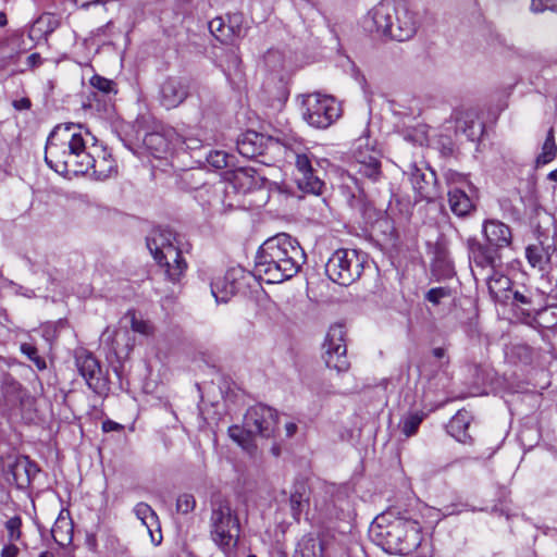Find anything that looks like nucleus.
<instances>
[{
  "mask_svg": "<svg viewBox=\"0 0 557 557\" xmlns=\"http://www.w3.org/2000/svg\"><path fill=\"white\" fill-rule=\"evenodd\" d=\"M285 432L287 437L294 436L297 432V424L294 422H287L285 424Z\"/></svg>",
  "mask_w": 557,
  "mask_h": 557,
  "instance_id": "58",
  "label": "nucleus"
},
{
  "mask_svg": "<svg viewBox=\"0 0 557 557\" xmlns=\"http://www.w3.org/2000/svg\"><path fill=\"white\" fill-rule=\"evenodd\" d=\"M233 156L223 150H211L205 156V161L213 169L221 170L231 165Z\"/></svg>",
  "mask_w": 557,
  "mask_h": 557,
  "instance_id": "40",
  "label": "nucleus"
},
{
  "mask_svg": "<svg viewBox=\"0 0 557 557\" xmlns=\"http://www.w3.org/2000/svg\"><path fill=\"white\" fill-rule=\"evenodd\" d=\"M496 269L497 268H486L483 271L488 272L486 273L485 280L490 293L495 297H498L499 293L510 289L511 281L508 276L498 273Z\"/></svg>",
  "mask_w": 557,
  "mask_h": 557,
  "instance_id": "37",
  "label": "nucleus"
},
{
  "mask_svg": "<svg viewBox=\"0 0 557 557\" xmlns=\"http://www.w3.org/2000/svg\"><path fill=\"white\" fill-rule=\"evenodd\" d=\"M122 429V425L114 422V421H111V420H108V421H104L102 423V430L104 432H110V431H119Z\"/></svg>",
  "mask_w": 557,
  "mask_h": 557,
  "instance_id": "55",
  "label": "nucleus"
},
{
  "mask_svg": "<svg viewBox=\"0 0 557 557\" xmlns=\"http://www.w3.org/2000/svg\"><path fill=\"white\" fill-rule=\"evenodd\" d=\"M395 545L393 554L410 555L414 553L422 543V533L419 522L405 517L396 518Z\"/></svg>",
  "mask_w": 557,
  "mask_h": 557,
  "instance_id": "14",
  "label": "nucleus"
},
{
  "mask_svg": "<svg viewBox=\"0 0 557 557\" xmlns=\"http://www.w3.org/2000/svg\"><path fill=\"white\" fill-rule=\"evenodd\" d=\"M445 178L449 188L454 186H459L462 188H468L469 190L472 189V186L468 181L467 176L461 173L449 170L446 172Z\"/></svg>",
  "mask_w": 557,
  "mask_h": 557,
  "instance_id": "47",
  "label": "nucleus"
},
{
  "mask_svg": "<svg viewBox=\"0 0 557 557\" xmlns=\"http://www.w3.org/2000/svg\"><path fill=\"white\" fill-rule=\"evenodd\" d=\"M154 260L164 269L165 275L171 282L180 281L187 268L186 261L182 257V251L178 248L177 257L168 259L165 253H163Z\"/></svg>",
  "mask_w": 557,
  "mask_h": 557,
  "instance_id": "33",
  "label": "nucleus"
},
{
  "mask_svg": "<svg viewBox=\"0 0 557 557\" xmlns=\"http://www.w3.org/2000/svg\"><path fill=\"white\" fill-rule=\"evenodd\" d=\"M432 255L433 273L442 277L450 276L454 268L447 248L443 244L436 243L432 248Z\"/></svg>",
  "mask_w": 557,
  "mask_h": 557,
  "instance_id": "31",
  "label": "nucleus"
},
{
  "mask_svg": "<svg viewBox=\"0 0 557 557\" xmlns=\"http://www.w3.org/2000/svg\"><path fill=\"white\" fill-rule=\"evenodd\" d=\"M457 129L461 131L469 140H475L483 132L482 125L473 120L458 121Z\"/></svg>",
  "mask_w": 557,
  "mask_h": 557,
  "instance_id": "45",
  "label": "nucleus"
},
{
  "mask_svg": "<svg viewBox=\"0 0 557 557\" xmlns=\"http://www.w3.org/2000/svg\"><path fill=\"white\" fill-rule=\"evenodd\" d=\"M189 94L188 84L180 77L166 78L160 87V103L168 110L178 107Z\"/></svg>",
  "mask_w": 557,
  "mask_h": 557,
  "instance_id": "20",
  "label": "nucleus"
},
{
  "mask_svg": "<svg viewBox=\"0 0 557 557\" xmlns=\"http://www.w3.org/2000/svg\"><path fill=\"white\" fill-rule=\"evenodd\" d=\"M1 393L7 405L11 408L24 407L30 401L28 391L9 373L2 376Z\"/></svg>",
  "mask_w": 557,
  "mask_h": 557,
  "instance_id": "25",
  "label": "nucleus"
},
{
  "mask_svg": "<svg viewBox=\"0 0 557 557\" xmlns=\"http://www.w3.org/2000/svg\"><path fill=\"white\" fill-rule=\"evenodd\" d=\"M278 57V52L276 50H269L265 54V62L271 64Z\"/></svg>",
  "mask_w": 557,
  "mask_h": 557,
  "instance_id": "60",
  "label": "nucleus"
},
{
  "mask_svg": "<svg viewBox=\"0 0 557 557\" xmlns=\"http://www.w3.org/2000/svg\"><path fill=\"white\" fill-rule=\"evenodd\" d=\"M175 139V150L197 151L202 148V139L197 129L185 127L181 132H170Z\"/></svg>",
  "mask_w": 557,
  "mask_h": 557,
  "instance_id": "32",
  "label": "nucleus"
},
{
  "mask_svg": "<svg viewBox=\"0 0 557 557\" xmlns=\"http://www.w3.org/2000/svg\"><path fill=\"white\" fill-rule=\"evenodd\" d=\"M147 247L156 259L165 253V257L173 259L177 257V240L174 232L168 227H156L147 237Z\"/></svg>",
  "mask_w": 557,
  "mask_h": 557,
  "instance_id": "18",
  "label": "nucleus"
},
{
  "mask_svg": "<svg viewBox=\"0 0 557 557\" xmlns=\"http://www.w3.org/2000/svg\"><path fill=\"white\" fill-rule=\"evenodd\" d=\"M202 174L203 173L201 170H196V171H187L183 175V181L186 184V187L189 190H194L196 193L195 199L197 201H199L197 199L198 189L202 188L203 186H213L214 185V184L202 183L201 182Z\"/></svg>",
  "mask_w": 557,
  "mask_h": 557,
  "instance_id": "44",
  "label": "nucleus"
},
{
  "mask_svg": "<svg viewBox=\"0 0 557 557\" xmlns=\"http://www.w3.org/2000/svg\"><path fill=\"white\" fill-rule=\"evenodd\" d=\"M39 557H54V554L52 552L45 550L40 553Z\"/></svg>",
  "mask_w": 557,
  "mask_h": 557,
  "instance_id": "64",
  "label": "nucleus"
},
{
  "mask_svg": "<svg viewBox=\"0 0 557 557\" xmlns=\"http://www.w3.org/2000/svg\"><path fill=\"white\" fill-rule=\"evenodd\" d=\"M18 552V547L14 545L13 542H11L10 544L3 546L0 552V557H17Z\"/></svg>",
  "mask_w": 557,
  "mask_h": 557,
  "instance_id": "54",
  "label": "nucleus"
},
{
  "mask_svg": "<svg viewBox=\"0 0 557 557\" xmlns=\"http://www.w3.org/2000/svg\"><path fill=\"white\" fill-rule=\"evenodd\" d=\"M170 132L174 128H165L162 132H151L145 135L144 145L158 159L163 158L171 149L175 150V139Z\"/></svg>",
  "mask_w": 557,
  "mask_h": 557,
  "instance_id": "26",
  "label": "nucleus"
},
{
  "mask_svg": "<svg viewBox=\"0 0 557 557\" xmlns=\"http://www.w3.org/2000/svg\"><path fill=\"white\" fill-rule=\"evenodd\" d=\"M364 27L391 39H411L419 27L417 14L404 0H382L364 17Z\"/></svg>",
  "mask_w": 557,
  "mask_h": 557,
  "instance_id": "3",
  "label": "nucleus"
},
{
  "mask_svg": "<svg viewBox=\"0 0 557 557\" xmlns=\"http://www.w3.org/2000/svg\"><path fill=\"white\" fill-rule=\"evenodd\" d=\"M557 253L554 238L548 236L539 239L525 248V257L530 265L541 272L549 271L553 258Z\"/></svg>",
  "mask_w": 557,
  "mask_h": 557,
  "instance_id": "17",
  "label": "nucleus"
},
{
  "mask_svg": "<svg viewBox=\"0 0 557 557\" xmlns=\"http://www.w3.org/2000/svg\"><path fill=\"white\" fill-rule=\"evenodd\" d=\"M250 280V272L242 267H233L211 283V293L216 302H227L233 296L244 292Z\"/></svg>",
  "mask_w": 557,
  "mask_h": 557,
  "instance_id": "10",
  "label": "nucleus"
},
{
  "mask_svg": "<svg viewBox=\"0 0 557 557\" xmlns=\"http://www.w3.org/2000/svg\"><path fill=\"white\" fill-rule=\"evenodd\" d=\"M8 24V18L4 12H0V27H4Z\"/></svg>",
  "mask_w": 557,
  "mask_h": 557,
  "instance_id": "63",
  "label": "nucleus"
},
{
  "mask_svg": "<svg viewBox=\"0 0 557 557\" xmlns=\"http://www.w3.org/2000/svg\"><path fill=\"white\" fill-rule=\"evenodd\" d=\"M449 296V289L446 287H434L425 294V299L433 305H438L443 298Z\"/></svg>",
  "mask_w": 557,
  "mask_h": 557,
  "instance_id": "51",
  "label": "nucleus"
},
{
  "mask_svg": "<svg viewBox=\"0 0 557 557\" xmlns=\"http://www.w3.org/2000/svg\"><path fill=\"white\" fill-rule=\"evenodd\" d=\"M89 159L90 162L84 170V174L89 170H92V175L96 180L104 181L116 173V163L114 159L106 150H100L96 147L95 143L90 146Z\"/></svg>",
  "mask_w": 557,
  "mask_h": 557,
  "instance_id": "21",
  "label": "nucleus"
},
{
  "mask_svg": "<svg viewBox=\"0 0 557 557\" xmlns=\"http://www.w3.org/2000/svg\"><path fill=\"white\" fill-rule=\"evenodd\" d=\"M471 421L472 416L469 411L465 409L458 410L446 425L447 433L456 441L469 444L472 442V438L468 433Z\"/></svg>",
  "mask_w": 557,
  "mask_h": 557,
  "instance_id": "29",
  "label": "nucleus"
},
{
  "mask_svg": "<svg viewBox=\"0 0 557 557\" xmlns=\"http://www.w3.org/2000/svg\"><path fill=\"white\" fill-rule=\"evenodd\" d=\"M221 196H222L226 201H235L236 203H238V206H237L236 208H238V207H240V206H242L240 196L234 197V195H233V194H228V195L226 196V195H224V193H223Z\"/></svg>",
  "mask_w": 557,
  "mask_h": 557,
  "instance_id": "61",
  "label": "nucleus"
},
{
  "mask_svg": "<svg viewBox=\"0 0 557 557\" xmlns=\"http://www.w3.org/2000/svg\"><path fill=\"white\" fill-rule=\"evenodd\" d=\"M557 153V146L555 143V132L554 128L550 127L547 132L544 144L542 145V151L536 158L537 165H545L552 162Z\"/></svg>",
  "mask_w": 557,
  "mask_h": 557,
  "instance_id": "39",
  "label": "nucleus"
},
{
  "mask_svg": "<svg viewBox=\"0 0 557 557\" xmlns=\"http://www.w3.org/2000/svg\"><path fill=\"white\" fill-rule=\"evenodd\" d=\"M482 233L485 244L476 238L467 240L470 263L480 270L498 268L502 264V250L511 245V230L499 220H486L483 222Z\"/></svg>",
  "mask_w": 557,
  "mask_h": 557,
  "instance_id": "4",
  "label": "nucleus"
},
{
  "mask_svg": "<svg viewBox=\"0 0 557 557\" xmlns=\"http://www.w3.org/2000/svg\"><path fill=\"white\" fill-rule=\"evenodd\" d=\"M51 535L54 542L60 546L70 544L73 539L72 521L60 515L51 529Z\"/></svg>",
  "mask_w": 557,
  "mask_h": 557,
  "instance_id": "35",
  "label": "nucleus"
},
{
  "mask_svg": "<svg viewBox=\"0 0 557 557\" xmlns=\"http://www.w3.org/2000/svg\"><path fill=\"white\" fill-rule=\"evenodd\" d=\"M270 139L262 134L248 131L237 139V151L247 159H252L264 153Z\"/></svg>",
  "mask_w": 557,
  "mask_h": 557,
  "instance_id": "27",
  "label": "nucleus"
},
{
  "mask_svg": "<svg viewBox=\"0 0 557 557\" xmlns=\"http://www.w3.org/2000/svg\"><path fill=\"white\" fill-rule=\"evenodd\" d=\"M228 435L230 437L239 444L240 446H245V443L247 442V438L249 436H252L251 434H248L246 431V428H240L238 425H232L228 428Z\"/></svg>",
  "mask_w": 557,
  "mask_h": 557,
  "instance_id": "50",
  "label": "nucleus"
},
{
  "mask_svg": "<svg viewBox=\"0 0 557 557\" xmlns=\"http://www.w3.org/2000/svg\"><path fill=\"white\" fill-rule=\"evenodd\" d=\"M413 190L421 200H432L437 196L436 174L425 164L410 163L405 171Z\"/></svg>",
  "mask_w": 557,
  "mask_h": 557,
  "instance_id": "16",
  "label": "nucleus"
},
{
  "mask_svg": "<svg viewBox=\"0 0 557 557\" xmlns=\"http://www.w3.org/2000/svg\"><path fill=\"white\" fill-rule=\"evenodd\" d=\"M278 413L263 404L251 406L245 414V428L248 434L271 437L277 426Z\"/></svg>",
  "mask_w": 557,
  "mask_h": 557,
  "instance_id": "12",
  "label": "nucleus"
},
{
  "mask_svg": "<svg viewBox=\"0 0 557 557\" xmlns=\"http://www.w3.org/2000/svg\"><path fill=\"white\" fill-rule=\"evenodd\" d=\"M513 300L517 304H521V305H529L531 301H530V298L528 296H525L524 294L516 290L513 293Z\"/></svg>",
  "mask_w": 557,
  "mask_h": 557,
  "instance_id": "56",
  "label": "nucleus"
},
{
  "mask_svg": "<svg viewBox=\"0 0 557 557\" xmlns=\"http://www.w3.org/2000/svg\"><path fill=\"white\" fill-rule=\"evenodd\" d=\"M132 331L145 336H149L153 333V326L145 320H139L135 317V314L132 315L131 320Z\"/></svg>",
  "mask_w": 557,
  "mask_h": 557,
  "instance_id": "49",
  "label": "nucleus"
},
{
  "mask_svg": "<svg viewBox=\"0 0 557 557\" xmlns=\"http://www.w3.org/2000/svg\"><path fill=\"white\" fill-rule=\"evenodd\" d=\"M554 0H532L531 10L535 13L544 12L545 10H554Z\"/></svg>",
  "mask_w": 557,
  "mask_h": 557,
  "instance_id": "52",
  "label": "nucleus"
},
{
  "mask_svg": "<svg viewBox=\"0 0 557 557\" xmlns=\"http://www.w3.org/2000/svg\"><path fill=\"white\" fill-rule=\"evenodd\" d=\"M342 115L341 103L332 96L312 92L302 96L301 116L308 125L325 129Z\"/></svg>",
  "mask_w": 557,
  "mask_h": 557,
  "instance_id": "8",
  "label": "nucleus"
},
{
  "mask_svg": "<svg viewBox=\"0 0 557 557\" xmlns=\"http://www.w3.org/2000/svg\"><path fill=\"white\" fill-rule=\"evenodd\" d=\"M100 341L117 359L127 358L135 344L132 332L126 327H107L102 332Z\"/></svg>",
  "mask_w": 557,
  "mask_h": 557,
  "instance_id": "19",
  "label": "nucleus"
},
{
  "mask_svg": "<svg viewBox=\"0 0 557 557\" xmlns=\"http://www.w3.org/2000/svg\"><path fill=\"white\" fill-rule=\"evenodd\" d=\"M134 513L147 528L151 539V543L158 546L162 542V534L158 515L154 510L146 503H138L134 507Z\"/></svg>",
  "mask_w": 557,
  "mask_h": 557,
  "instance_id": "28",
  "label": "nucleus"
},
{
  "mask_svg": "<svg viewBox=\"0 0 557 557\" xmlns=\"http://www.w3.org/2000/svg\"><path fill=\"white\" fill-rule=\"evenodd\" d=\"M313 156L310 152L295 153V180L299 189L312 195H321L324 182L319 176V171L313 168Z\"/></svg>",
  "mask_w": 557,
  "mask_h": 557,
  "instance_id": "13",
  "label": "nucleus"
},
{
  "mask_svg": "<svg viewBox=\"0 0 557 557\" xmlns=\"http://www.w3.org/2000/svg\"><path fill=\"white\" fill-rule=\"evenodd\" d=\"M21 352L26 356L37 368L38 371L47 369V362L38 352L37 347L32 343H22L20 345Z\"/></svg>",
  "mask_w": 557,
  "mask_h": 557,
  "instance_id": "42",
  "label": "nucleus"
},
{
  "mask_svg": "<svg viewBox=\"0 0 557 557\" xmlns=\"http://www.w3.org/2000/svg\"><path fill=\"white\" fill-rule=\"evenodd\" d=\"M27 61L29 65L34 66L39 63L40 55L38 53H32L30 55H28Z\"/></svg>",
  "mask_w": 557,
  "mask_h": 557,
  "instance_id": "62",
  "label": "nucleus"
},
{
  "mask_svg": "<svg viewBox=\"0 0 557 557\" xmlns=\"http://www.w3.org/2000/svg\"><path fill=\"white\" fill-rule=\"evenodd\" d=\"M8 468L16 487L21 490L29 487L40 471L37 463L27 456L16 457L12 463H9Z\"/></svg>",
  "mask_w": 557,
  "mask_h": 557,
  "instance_id": "23",
  "label": "nucleus"
},
{
  "mask_svg": "<svg viewBox=\"0 0 557 557\" xmlns=\"http://www.w3.org/2000/svg\"><path fill=\"white\" fill-rule=\"evenodd\" d=\"M354 159L357 173L372 183L380 180L382 175L381 151L376 148L374 140L368 136L358 138L355 141Z\"/></svg>",
  "mask_w": 557,
  "mask_h": 557,
  "instance_id": "9",
  "label": "nucleus"
},
{
  "mask_svg": "<svg viewBox=\"0 0 557 557\" xmlns=\"http://www.w3.org/2000/svg\"><path fill=\"white\" fill-rule=\"evenodd\" d=\"M306 261V253L290 235L282 233L267 239L259 248L255 272L270 284L295 276Z\"/></svg>",
  "mask_w": 557,
  "mask_h": 557,
  "instance_id": "2",
  "label": "nucleus"
},
{
  "mask_svg": "<svg viewBox=\"0 0 557 557\" xmlns=\"http://www.w3.org/2000/svg\"><path fill=\"white\" fill-rule=\"evenodd\" d=\"M396 516L393 511L379 515L369 528L370 540L384 552L393 554L396 533Z\"/></svg>",
  "mask_w": 557,
  "mask_h": 557,
  "instance_id": "15",
  "label": "nucleus"
},
{
  "mask_svg": "<svg viewBox=\"0 0 557 557\" xmlns=\"http://www.w3.org/2000/svg\"><path fill=\"white\" fill-rule=\"evenodd\" d=\"M323 542L312 534H307L298 542L293 557H323Z\"/></svg>",
  "mask_w": 557,
  "mask_h": 557,
  "instance_id": "34",
  "label": "nucleus"
},
{
  "mask_svg": "<svg viewBox=\"0 0 557 557\" xmlns=\"http://www.w3.org/2000/svg\"><path fill=\"white\" fill-rule=\"evenodd\" d=\"M230 66H228V70L231 67H233L234 70H237L240 65V59L239 57L235 53V51H232L231 52V55H230Z\"/></svg>",
  "mask_w": 557,
  "mask_h": 557,
  "instance_id": "57",
  "label": "nucleus"
},
{
  "mask_svg": "<svg viewBox=\"0 0 557 557\" xmlns=\"http://www.w3.org/2000/svg\"><path fill=\"white\" fill-rule=\"evenodd\" d=\"M265 178L253 168H239L232 173L227 181H219L213 186H203L198 189L197 199L201 206H209L216 210L234 209L238 206L235 201H226L221 195L233 194L234 197L261 188Z\"/></svg>",
  "mask_w": 557,
  "mask_h": 557,
  "instance_id": "5",
  "label": "nucleus"
},
{
  "mask_svg": "<svg viewBox=\"0 0 557 557\" xmlns=\"http://www.w3.org/2000/svg\"><path fill=\"white\" fill-rule=\"evenodd\" d=\"M107 546L116 553L125 554L127 552V547L123 545L120 540L115 536H110L107 541Z\"/></svg>",
  "mask_w": 557,
  "mask_h": 557,
  "instance_id": "53",
  "label": "nucleus"
},
{
  "mask_svg": "<svg viewBox=\"0 0 557 557\" xmlns=\"http://www.w3.org/2000/svg\"><path fill=\"white\" fill-rule=\"evenodd\" d=\"M209 30L216 40L231 44L242 35V15L228 16V23H225L222 17H215L209 22Z\"/></svg>",
  "mask_w": 557,
  "mask_h": 557,
  "instance_id": "24",
  "label": "nucleus"
},
{
  "mask_svg": "<svg viewBox=\"0 0 557 557\" xmlns=\"http://www.w3.org/2000/svg\"><path fill=\"white\" fill-rule=\"evenodd\" d=\"M76 367L79 374L85 379L89 388L99 392L101 388V368L99 361L92 354L81 350L75 356Z\"/></svg>",
  "mask_w": 557,
  "mask_h": 557,
  "instance_id": "22",
  "label": "nucleus"
},
{
  "mask_svg": "<svg viewBox=\"0 0 557 557\" xmlns=\"http://www.w3.org/2000/svg\"><path fill=\"white\" fill-rule=\"evenodd\" d=\"M196 507V499L194 495L184 493L177 497L176 509L183 515L191 512Z\"/></svg>",
  "mask_w": 557,
  "mask_h": 557,
  "instance_id": "48",
  "label": "nucleus"
},
{
  "mask_svg": "<svg viewBox=\"0 0 557 557\" xmlns=\"http://www.w3.org/2000/svg\"><path fill=\"white\" fill-rule=\"evenodd\" d=\"M468 188L454 186L448 189V203L457 216H466L474 210V203L469 196Z\"/></svg>",
  "mask_w": 557,
  "mask_h": 557,
  "instance_id": "30",
  "label": "nucleus"
},
{
  "mask_svg": "<svg viewBox=\"0 0 557 557\" xmlns=\"http://www.w3.org/2000/svg\"><path fill=\"white\" fill-rule=\"evenodd\" d=\"M289 505L294 519L299 521L302 511L309 505V496L304 483L295 485L289 497Z\"/></svg>",
  "mask_w": 557,
  "mask_h": 557,
  "instance_id": "36",
  "label": "nucleus"
},
{
  "mask_svg": "<svg viewBox=\"0 0 557 557\" xmlns=\"http://www.w3.org/2000/svg\"><path fill=\"white\" fill-rule=\"evenodd\" d=\"M426 418V413L421 410L409 411L404 414L399 422V428L405 437H411L417 434L420 424Z\"/></svg>",
  "mask_w": 557,
  "mask_h": 557,
  "instance_id": "38",
  "label": "nucleus"
},
{
  "mask_svg": "<svg viewBox=\"0 0 557 557\" xmlns=\"http://www.w3.org/2000/svg\"><path fill=\"white\" fill-rule=\"evenodd\" d=\"M366 263V253L356 249L335 250L325 263V274L334 283L349 286L360 278Z\"/></svg>",
  "mask_w": 557,
  "mask_h": 557,
  "instance_id": "7",
  "label": "nucleus"
},
{
  "mask_svg": "<svg viewBox=\"0 0 557 557\" xmlns=\"http://www.w3.org/2000/svg\"><path fill=\"white\" fill-rule=\"evenodd\" d=\"M89 82L96 90L104 96L116 95L117 92L116 84L113 81L98 74L94 75Z\"/></svg>",
  "mask_w": 557,
  "mask_h": 557,
  "instance_id": "43",
  "label": "nucleus"
},
{
  "mask_svg": "<svg viewBox=\"0 0 557 557\" xmlns=\"http://www.w3.org/2000/svg\"><path fill=\"white\" fill-rule=\"evenodd\" d=\"M208 528L213 544L227 557L233 556L238 546L242 527L238 512L230 499L221 495L211 498Z\"/></svg>",
  "mask_w": 557,
  "mask_h": 557,
  "instance_id": "6",
  "label": "nucleus"
},
{
  "mask_svg": "<svg viewBox=\"0 0 557 557\" xmlns=\"http://www.w3.org/2000/svg\"><path fill=\"white\" fill-rule=\"evenodd\" d=\"M16 41L17 39L12 38L0 44V69H4L14 62V59L18 53L16 50Z\"/></svg>",
  "mask_w": 557,
  "mask_h": 557,
  "instance_id": "41",
  "label": "nucleus"
},
{
  "mask_svg": "<svg viewBox=\"0 0 557 557\" xmlns=\"http://www.w3.org/2000/svg\"><path fill=\"white\" fill-rule=\"evenodd\" d=\"M432 355L438 359L442 360L446 357V349L443 347H436L432 350Z\"/></svg>",
  "mask_w": 557,
  "mask_h": 557,
  "instance_id": "59",
  "label": "nucleus"
},
{
  "mask_svg": "<svg viewBox=\"0 0 557 557\" xmlns=\"http://www.w3.org/2000/svg\"><path fill=\"white\" fill-rule=\"evenodd\" d=\"M10 542H18L22 539V518L14 516L8 519L4 523Z\"/></svg>",
  "mask_w": 557,
  "mask_h": 557,
  "instance_id": "46",
  "label": "nucleus"
},
{
  "mask_svg": "<svg viewBox=\"0 0 557 557\" xmlns=\"http://www.w3.org/2000/svg\"><path fill=\"white\" fill-rule=\"evenodd\" d=\"M94 141L96 138L81 124H59L47 139L45 161L61 175L84 174L90 162L89 143Z\"/></svg>",
  "mask_w": 557,
  "mask_h": 557,
  "instance_id": "1",
  "label": "nucleus"
},
{
  "mask_svg": "<svg viewBox=\"0 0 557 557\" xmlns=\"http://www.w3.org/2000/svg\"><path fill=\"white\" fill-rule=\"evenodd\" d=\"M345 331L342 325L330 327L323 344V359L327 368L337 372L347 371L349 362L346 356Z\"/></svg>",
  "mask_w": 557,
  "mask_h": 557,
  "instance_id": "11",
  "label": "nucleus"
}]
</instances>
